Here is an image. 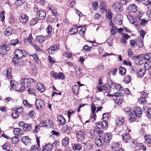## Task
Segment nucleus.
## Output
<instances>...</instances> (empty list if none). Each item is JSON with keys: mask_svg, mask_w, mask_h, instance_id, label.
<instances>
[{"mask_svg": "<svg viewBox=\"0 0 151 151\" xmlns=\"http://www.w3.org/2000/svg\"><path fill=\"white\" fill-rule=\"evenodd\" d=\"M92 6L94 10H96L98 8V4L97 2L94 1L92 4Z\"/></svg>", "mask_w": 151, "mask_h": 151, "instance_id": "obj_62", "label": "nucleus"}, {"mask_svg": "<svg viewBox=\"0 0 151 151\" xmlns=\"http://www.w3.org/2000/svg\"><path fill=\"white\" fill-rule=\"evenodd\" d=\"M114 83L112 82V81L110 79H109L107 81V85L109 87H111L113 86Z\"/></svg>", "mask_w": 151, "mask_h": 151, "instance_id": "obj_46", "label": "nucleus"}, {"mask_svg": "<svg viewBox=\"0 0 151 151\" xmlns=\"http://www.w3.org/2000/svg\"><path fill=\"white\" fill-rule=\"evenodd\" d=\"M79 89V87L78 85H75L73 86L72 88L73 91L74 93L77 94Z\"/></svg>", "mask_w": 151, "mask_h": 151, "instance_id": "obj_42", "label": "nucleus"}, {"mask_svg": "<svg viewBox=\"0 0 151 151\" xmlns=\"http://www.w3.org/2000/svg\"><path fill=\"white\" fill-rule=\"evenodd\" d=\"M145 97H141L139 99V103L140 104H146V99Z\"/></svg>", "mask_w": 151, "mask_h": 151, "instance_id": "obj_43", "label": "nucleus"}, {"mask_svg": "<svg viewBox=\"0 0 151 151\" xmlns=\"http://www.w3.org/2000/svg\"><path fill=\"white\" fill-rule=\"evenodd\" d=\"M78 31L77 28H72L69 31V33L70 35H73L75 33H77Z\"/></svg>", "mask_w": 151, "mask_h": 151, "instance_id": "obj_55", "label": "nucleus"}, {"mask_svg": "<svg viewBox=\"0 0 151 151\" xmlns=\"http://www.w3.org/2000/svg\"><path fill=\"white\" fill-rule=\"evenodd\" d=\"M12 69L11 68H8L6 71V77L8 79L11 78L12 77Z\"/></svg>", "mask_w": 151, "mask_h": 151, "instance_id": "obj_33", "label": "nucleus"}, {"mask_svg": "<svg viewBox=\"0 0 151 151\" xmlns=\"http://www.w3.org/2000/svg\"><path fill=\"white\" fill-rule=\"evenodd\" d=\"M145 69L146 70H148L151 69V63L148 64L147 63H145L144 65Z\"/></svg>", "mask_w": 151, "mask_h": 151, "instance_id": "obj_56", "label": "nucleus"}, {"mask_svg": "<svg viewBox=\"0 0 151 151\" xmlns=\"http://www.w3.org/2000/svg\"><path fill=\"white\" fill-rule=\"evenodd\" d=\"M29 93L32 95H35L36 93L35 91L32 88H30L28 90Z\"/></svg>", "mask_w": 151, "mask_h": 151, "instance_id": "obj_54", "label": "nucleus"}, {"mask_svg": "<svg viewBox=\"0 0 151 151\" xmlns=\"http://www.w3.org/2000/svg\"><path fill=\"white\" fill-rule=\"evenodd\" d=\"M119 16L120 17H119V18L117 19L115 22L117 24L121 25L122 23V17H121V15H120Z\"/></svg>", "mask_w": 151, "mask_h": 151, "instance_id": "obj_44", "label": "nucleus"}, {"mask_svg": "<svg viewBox=\"0 0 151 151\" xmlns=\"http://www.w3.org/2000/svg\"><path fill=\"white\" fill-rule=\"evenodd\" d=\"M113 86L118 91H119L120 92L122 91L123 90V88L120 84L114 83Z\"/></svg>", "mask_w": 151, "mask_h": 151, "instance_id": "obj_27", "label": "nucleus"}, {"mask_svg": "<svg viewBox=\"0 0 151 151\" xmlns=\"http://www.w3.org/2000/svg\"><path fill=\"white\" fill-rule=\"evenodd\" d=\"M36 88L41 92H43L45 90V87L40 83H38L36 86Z\"/></svg>", "mask_w": 151, "mask_h": 151, "instance_id": "obj_20", "label": "nucleus"}, {"mask_svg": "<svg viewBox=\"0 0 151 151\" xmlns=\"http://www.w3.org/2000/svg\"><path fill=\"white\" fill-rule=\"evenodd\" d=\"M138 8L137 6L134 4H129L128 7V9L129 11L131 12L135 13L137 11Z\"/></svg>", "mask_w": 151, "mask_h": 151, "instance_id": "obj_10", "label": "nucleus"}, {"mask_svg": "<svg viewBox=\"0 0 151 151\" xmlns=\"http://www.w3.org/2000/svg\"><path fill=\"white\" fill-rule=\"evenodd\" d=\"M142 55V58L145 60H149L151 58V53H148L145 55Z\"/></svg>", "mask_w": 151, "mask_h": 151, "instance_id": "obj_34", "label": "nucleus"}, {"mask_svg": "<svg viewBox=\"0 0 151 151\" xmlns=\"http://www.w3.org/2000/svg\"><path fill=\"white\" fill-rule=\"evenodd\" d=\"M35 104L36 107L37 109L41 110L44 108L45 104L43 100L41 99H37Z\"/></svg>", "mask_w": 151, "mask_h": 151, "instance_id": "obj_5", "label": "nucleus"}, {"mask_svg": "<svg viewBox=\"0 0 151 151\" xmlns=\"http://www.w3.org/2000/svg\"><path fill=\"white\" fill-rule=\"evenodd\" d=\"M22 142L25 145L31 142V140L28 136H24L22 139Z\"/></svg>", "mask_w": 151, "mask_h": 151, "instance_id": "obj_25", "label": "nucleus"}, {"mask_svg": "<svg viewBox=\"0 0 151 151\" xmlns=\"http://www.w3.org/2000/svg\"><path fill=\"white\" fill-rule=\"evenodd\" d=\"M37 15L38 17L37 18L38 20H43L46 17V13L43 10H39L37 12Z\"/></svg>", "mask_w": 151, "mask_h": 151, "instance_id": "obj_7", "label": "nucleus"}, {"mask_svg": "<svg viewBox=\"0 0 151 151\" xmlns=\"http://www.w3.org/2000/svg\"><path fill=\"white\" fill-rule=\"evenodd\" d=\"M119 73L122 75H124L126 72V68L124 67H121L119 68Z\"/></svg>", "mask_w": 151, "mask_h": 151, "instance_id": "obj_39", "label": "nucleus"}, {"mask_svg": "<svg viewBox=\"0 0 151 151\" xmlns=\"http://www.w3.org/2000/svg\"><path fill=\"white\" fill-rule=\"evenodd\" d=\"M76 137L80 140H83L84 138L85 134L83 132L78 131L76 132Z\"/></svg>", "mask_w": 151, "mask_h": 151, "instance_id": "obj_13", "label": "nucleus"}, {"mask_svg": "<svg viewBox=\"0 0 151 151\" xmlns=\"http://www.w3.org/2000/svg\"><path fill=\"white\" fill-rule=\"evenodd\" d=\"M122 4L120 2L119 3L116 2L112 4V7L115 12H122L123 10Z\"/></svg>", "mask_w": 151, "mask_h": 151, "instance_id": "obj_3", "label": "nucleus"}, {"mask_svg": "<svg viewBox=\"0 0 151 151\" xmlns=\"http://www.w3.org/2000/svg\"><path fill=\"white\" fill-rule=\"evenodd\" d=\"M105 5L103 1H101L100 3V4L99 6V8L100 9L102 10H104L105 9Z\"/></svg>", "mask_w": 151, "mask_h": 151, "instance_id": "obj_51", "label": "nucleus"}, {"mask_svg": "<svg viewBox=\"0 0 151 151\" xmlns=\"http://www.w3.org/2000/svg\"><path fill=\"white\" fill-rule=\"evenodd\" d=\"M141 14H138L137 16H136L135 17V19L136 20V21L137 22H138L139 23L140 22V21L141 20Z\"/></svg>", "mask_w": 151, "mask_h": 151, "instance_id": "obj_59", "label": "nucleus"}, {"mask_svg": "<svg viewBox=\"0 0 151 151\" xmlns=\"http://www.w3.org/2000/svg\"><path fill=\"white\" fill-rule=\"evenodd\" d=\"M53 144L49 143L46 145L44 146L42 150V151H50L52 150Z\"/></svg>", "mask_w": 151, "mask_h": 151, "instance_id": "obj_11", "label": "nucleus"}, {"mask_svg": "<svg viewBox=\"0 0 151 151\" xmlns=\"http://www.w3.org/2000/svg\"><path fill=\"white\" fill-rule=\"evenodd\" d=\"M48 9L52 12L54 16H55V18L56 16L58 14L57 10L52 6L51 5H49Z\"/></svg>", "mask_w": 151, "mask_h": 151, "instance_id": "obj_24", "label": "nucleus"}, {"mask_svg": "<svg viewBox=\"0 0 151 151\" xmlns=\"http://www.w3.org/2000/svg\"><path fill=\"white\" fill-rule=\"evenodd\" d=\"M40 127H40V125H36L35 127V129L33 130L34 132L35 133H37L40 130Z\"/></svg>", "mask_w": 151, "mask_h": 151, "instance_id": "obj_53", "label": "nucleus"}, {"mask_svg": "<svg viewBox=\"0 0 151 151\" xmlns=\"http://www.w3.org/2000/svg\"><path fill=\"white\" fill-rule=\"evenodd\" d=\"M45 37L42 35L37 36L36 38V40L37 42L40 43H42L45 40Z\"/></svg>", "mask_w": 151, "mask_h": 151, "instance_id": "obj_29", "label": "nucleus"}, {"mask_svg": "<svg viewBox=\"0 0 151 151\" xmlns=\"http://www.w3.org/2000/svg\"><path fill=\"white\" fill-rule=\"evenodd\" d=\"M20 21L23 23H25L28 19V17L26 14L23 13L21 14Z\"/></svg>", "mask_w": 151, "mask_h": 151, "instance_id": "obj_21", "label": "nucleus"}, {"mask_svg": "<svg viewBox=\"0 0 151 151\" xmlns=\"http://www.w3.org/2000/svg\"><path fill=\"white\" fill-rule=\"evenodd\" d=\"M143 1L145 5L151 8V0H144Z\"/></svg>", "mask_w": 151, "mask_h": 151, "instance_id": "obj_50", "label": "nucleus"}, {"mask_svg": "<svg viewBox=\"0 0 151 151\" xmlns=\"http://www.w3.org/2000/svg\"><path fill=\"white\" fill-rule=\"evenodd\" d=\"M32 45L34 47V48L37 51H40L41 50L39 48L38 46L36 44L34 43H32Z\"/></svg>", "mask_w": 151, "mask_h": 151, "instance_id": "obj_63", "label": "nucleus"}, {"mask_svg": "<svg viewBox=\"0 0 151 151\" xmlns=\"http://www.w3.org/2000/svg\"><path fill=\"white\" fill-rule=\"evenodd\" d=\"M82 148V146L78 144L75 145L73 147V150L75 151L77 150L78 151H80Z\"/></svg>", "mask_w": 151, "mask_h": 151, "instance_id": "obj_36", "label": "nucleus"}, {"mask_svg": "<svg viewBox=\"0 0 151 151\" xmlns=\"http://www.w3.org/2000/svg\"><path fill=\"white\" fill-rule=\"evenodd\" d=\"M134 112H131L129 114V120L131 122H133L135 121V116H136L135 114H134Z\"/></svg>", "mask_w": 151, "mask_h": 151, "instance_id": "obj_30", "label": "nucleus"}, {"mask_svg": "<svg viewBox=\"0 0 151 151\" xmlns=\"http://www.w3.org/2000/svg\"><path fill=\"white\" fill-rule=\"evenodd\" d=\"M146 142L147 143L151 144V136L150 135L145 136Z\"/></svg>", "mask_w": 151, "mask_h": 151, "instance_id": "obj_38", "label": "nucleus"}, {"mask_svg": "<svg viewBox=\"0 0 151 151\" xmlns=\"http://www.w3.org/2000/svg\"><path fill=\"white\" fill-rule=\"evenodd\" d=\"M130 81L131 78L128 75H126L124 78L123 81L125 83H128Z\"/></svg>", "mask_w": 151, "mask_h": 151, "instance_id": "obj_37", "label": "nucleus"}, {"mask_svg": "<svg viewBox=\"0 0 151 151\" xmlns=\"http://www.w3.org/2000/svg\"><path fill=\"white\" fill-rule=\"evenodd\" d=\"M38 20V19H37V18L32 19L30 22V25H34L37 23V22Z\"/></svg>", "mask_w": 151, "mask_h": 151, "instance_id": "obj_49", "label": "nucleus"}, {"mask_svg": "<svg viewBox=\"0 0 151 151\" xmlns=\"http://www.w3.org/2000/svg\"><path fill=\"white\" fill-rule=\"evenodd\" d=\"M12 29L10 27L7 28L5 30L4 33L6 36H9L10 35L12 32Z\"/></svg>", "mask_w": 151, "mask_h": 151, "instance_id": "obj_26", "label": "nucleus"}, {"mask_svg": "<svg viewBox=\"0 0 151 151\" xmlns=\"http://www.w3.org/2000/svg\"><path fill=\"white\" fill-rule=\"evenodd\" d=\"M111 148L114 151H117L121 147L119 143L114 142L112 144Z\"/></svg>", "mask_w": 151, "mask_h": 151, "instance_id": "obj_18", "label": "nucleus"}, {"mask_svg": "<svg viewBox=\"0 0 151 151\" xmlns=\"http://www.w3.org/2000/svg\"><path fill=\"white\" fill-rule=\"evenodd\" d=\"M11 44L13 46H14L16 45L19 43L20 44V43H19V42L18 40L17 39H15V40H12L11 41Z\"/></svg>", "mask_w": 151, "mask_h": 151, "instance_id": "obj_45", "label": "nucleus"}, {"mask_svg": "<svg viewBox=\"0 0 151 151\" xmlns=\"http://www.w3.org/2000/svg\"><path fill=\"white\" fill-rule=\"evenodd\" d=\"M30 151H39V149L35 145H34L31 147Z\"/></svg>", "mask_w": 151, "mask_h": 151, "instance_id": "obj_64", "label": "nucleus"}, {"mask_svg": "<svg viewBox=\"0 0 151 151\" xmlns=\"http://www.w3.org/2000/svg\"><path fill=\"white\" fill-rule=\"evenodd\" d=\"M13 132L15 135H19L23 133V130L18 128H15L14 129Z\"/></svg>", "mask_w": 151, "mask_h": 151, "instance_id": "obj_19", "label": "nucleus"}, {"mask_svg": "<svg viewBox=\"0 0 151 151\" xmlns=\"http://www.w3.org/2000/svg\"><path fill=\"white\" fill-rule=\"evenodd\" d=\"M10 45L6 42V43L1 45L0 46V54L2 55H6L7 51L10 50Z\"/></svg>", "mask_w": 151, "mask_h": 151, "instance_id": "obj_1", "label": "nucleus"}, {"mask_svg": "<svg viewBox=\"0 0 151 151\" xmlns=\"http://www.w3.org/2000/svg\"><path fill=\"white\" fill-rule=\"evenodd\" d=\"M136 45L139 47H142L143 46V43L142 41L139 40L137 41Z\"/></svg>", "mask_w": 151, "mask_h": 151, "instance_id": "obj_57", "label": "nucleus"}, {"mask_svg": "<svg viewBox=\"0 0 151 151\" xmlns=\"http://www.w3.org/2000/svg\"><path fill=\"white\" fill-rule=\"evenodd\" d=\"M48 123V120L46 121H42L40 122V124L41 125L40 127H43L46 126L47 123Z\"/></svg>", "mask_w": 151, "mask_h": 151, "instance_id": "obj_48", "label": "nucleus"}, {"mask_svg": "<svg viewBox=\"0 0 151 151\" xmlns=\"http://www.w3.org/2000/svg\"><path fill=\"white\" fill-rule=\"evenodd\" d=\"M111 134L110 133L105 134L104 135V141L106 143H109L111 138Z\"/></svg>", "mask_w": 151, "mask_h": 151, "instance_id": "obj_17", "label": "nucleus"}, {"mask_svg": "<svg viewBox=\"0 0 151 151\" xmlns=\"http://www.w3.org/2000/svg\"><path fill=\"white\" fill-rule=\"evenodd\" d=\"M20 83L22 86L21 89L24 90L26 87H28L30 86V83L29 80L27 78H23L20 80Z\"/></svg>", "mask_w": 151, "mask_h": 151, "instance_id": "obj_4", "label": "nucleus"}, {"mask_svg": "<svg viewBox=\"0 0 151 151\" xmlns=\"http://www.w3.org/2000/svg\"><path fill=\"white\" fill-rule=\"evenodd\" d=\"M58 120L60 124L64 125L65 123V119L62 115H59L57 117Z\"/></svg>", "mask_w": 151, "mask_h": 151, "instance_id": "obj_23", "label": "nucleus"}, {"mask_svg": "<svg viewBox=\"0 0 151 151\" xmlns=\"http://www.w3.org/2000/svg\"><path fill=\"white\" fill-rule=\"evenodd\" d=\"M134 113L136 116L140 117L142 115V111L141 108L138 106H136L134 108Z\"/></svg>", "mask_w": 151, "mask_h": 151, "instance_id": "obj_9", "label": "nucleus"}, {"mask_svg": "<svg viewBox=\"0 0 151 151\" xmlns=\"http://www.w3.org/2000/svg\"><path fill=\"white\" fill-rule=\"evenodd\" d=\"M10 84L11 87L10 88L11 90H12V88L14 89H16L18 85L17 82L11 80L10 82Z\"/></svg>", "mask_w": 151, "mask_h": 151, "instance_id": "obj_31", "label": "nucleus"}, {"mask_svg": "<svg viewBox=\"0 0 151 151\" xmlns=\"http://www.w3.org/2000/svg\"><path fill=\"white\" fill-rule=\"evenodd\" d=\"M130 38V37L127 34L124 33L122 35V36L121 38L120 41L123 43L126 44L127 41L126 40H127Z\"/></svg>", "mask_w": 151, "mask_h": 151, "instance_id": "obj_16", "label": "nucleus"}, {"mask_svg": "<svg viewBox=\"0 0 151 151\" xmlns=\"http://www.w3.org/2000/svg\"><path fill=\"white\" fill-rule=\"evenodd\" d=\"M124 118L122 116L119 117L118 118H117L115 120V122L116 124L119 126L122 125L124 122Z\"/></svg>", "mask_w": 151, "mask_h": 151, "instance_id": "obj_15", "label": "nucleus"}, {"mask_svg": "<svg viewBox=\"0 0 151 151\" xmlns=\"http://www.w3.org/2000/svg\"><path fill=\"white\" fill-rule=\"evenodd\" d=\"M148 22V20L145 19H142L140 22H139V24H141L142 25H145Z\"/></svg>", "mask_w": 151, "mask_h": 151, "instance_id": "obj_60", "label": "nucleus"}, {"mask_svg": "<svg viewBox=\"0 0 151 151\" xmlns=\"http://www.w3.org/2000/svg\"><path fill=\"white\" fill-rule=\"evenodd\" d=\"M46 30L47 31L48 35H50L51 34L52 30L51 26L49 25L46 28Z\"/></svg>", "mask_w": 151, "mask_h": 151, "instance_id": "obj_58", "label": "nucleus"}, {"mask_svg": "<svg viewBox=\"0 0 151 151\" xmlns=\"http://www.w3.org/2000/svg\"><path fill=\"white\" fill-rule=\"evenodd\" d=\"M25 0H16L15 3L17 5L21 6L25 2Z\"/></svg>", "mask_w": 151, "mask_h": 151, "instance_id": "obj_47", "label": "nucleus"}, {"mask_svg": "<svg viewBox=\"0 0 151 151\" xmlns=\"http://www.w3.org/2000/svg\"><path fill=\"white\" fill-rule=\"evenodd\" d=\"M32 124H29L26 123L24 125L23 129L24 131H28L32 130Z\"/></svg>", "mask_w": 151, "mask_h": 151, "instance_id": "obj_22", "label": "nucleus"}, {"mask_svg": "<svg viewBox=\"0 0 151 151\" xmlns=\"http://www.w3.org/2000/svg\"><path fill=\"white\" fill-rule=\"evenodd\" d=\"M100 123L101 124V126L103 128H106V127H107L108 125L107 122L105 120H103L102 122H100Z\"/></svg>", "mask_w": 151, "mask_h": 151, "instance_id": "obj_52", "label": "nucleus"}, {"mask_svg": "<svg viewBox=\"0 0 151 151\" xmlns=\"http://www.w3.org/2000/svg\"><path fill=\"white\" fill-rule=\"evenodd\" d=\"M19 139V137H14L11 139V141L13 143L16 144L18 142Z\"/></svg>", "mask_w": 151, "mask_h": 151, "instance_id": "obj_41", "label": "nucleus"}, {"mask_svg": "<svg viewBox=\"0 0 151 151\" xmlns=\"http://www.w3.org/2000/svg\"><path fill=\"white\" fill-rule=\"evenodd\" d=\"M5 13L4 11H2L0 13V17L2 21H4L5 19Z\"/></svg>", "mask_w": 151, "mask_h": 151, "instance_id": "obj_61", "label": "nucleus"}, {"mask_svg": "<svg viewBox=\"0 0 151 151\" xmlns=\"http://www.w3.org/2000/svg\"><path fill=\"white\" fill-rule=\"evenodd\" d=\"M95 142L96 145L99 146H101L103 144L100 138L99 137H96L95 138Z\"/></svg>", "mask_w": 151, "mask_h": 151, "instance_id": "obj_35", "label": "nucleus"}, {"mask_svg": "<svg viewBox=\"0 0 151 151\" xmlns=\"http://www.w3.org/2000/svg\"><path fill=\"white\" fill-rule=\"evenodd\" d=\"M131 145L134 147H135L137 150L143 149L144 150H145L146 149V147H144L143 144L138 143L135 141H133L131 143Z\"/></svg>", "mask_w": 151, "mask_h": 151, "instance_id": "obj_6", "label": "nucleus"}, {"mask_svg": "<svg viewBox=\"0 0 151 151\" xmlns=\"http://www.w3.org/2000/svg\"><path fill=\"white\" fill-rule=\"evenodd\" d=\"M145 69L141 68L137 73V74L139 77H142L145 75Z\"/></svg>", "mask_w": 151, "mask_h": 151, "instance_id": "obj_32", "label": "nucleus"}, {"mask_svg": "<svg viewBox=\"0 0 151 151\" xmlns=\"http://www.w3.org/2000/svg\"><path fill=\"white\" fill-rule=\"evenodd\" d=\"M14 53L17 58L19 59L23 58L27 55V52L24 50H16Z\"/></svg>", "mask_w": 151, "mask_h": 151, "instance_id": "obj_2", "label": "nucleus"}, {"mask_svg": "<svg viewBox=\"0 0 151 151\" xmlns=\"http://www.w3.org/2000/svg\"><path fill=\"white\" fill-rule=\"evenodd\" d=\"M62 143L63 146H67L69 144V139L68 137H65L62 140Z\"/></svg>", "mask_w": 151, "mask_h": 151, "instance_id": "obj_28", "label": "nucleus"}, {"mask_svg": "<svg viewBox=\"0 0 151 151\" xmlns=\"http://www.w3.org/2000/svg\"><path fill=\"white\" fill-rule=\"evenodd\" d=\"M58 48L57 46L52 45L48 49V52L50 54H52L58 51Z\"/></svg>", "mask_w": 151, "mask_h": 151, "instance_id": "obj_12", "label": "nucleus"}, {"mask_svg": "<svg viewBox=\"0 0 151 151\" xmlns=\"http://www.w3.org/2000/svg\"><path fill=\"white\" fill-rule=\"evenodd\" d=\"M122 138L123 140L126 143L129 142L130 141L131 137L129 134H128L127 133H124L122 135Z\"/></svg>", "mask_w": 151, "mask_h": 151, "instance_id": "obj_14", "label": "nucleus"}, {"mask_svg": "<svg viewBox=\"0 0 151 151\" xmlns=\"http://www.w3.org/2000/svg\"><path fill=\"white\" fill-rule=\"evenodd\" d=\"M142 55H139L136 56L134 59V62L137 65H141L143 63Z\"/></svg>", "mask_w": 151, "mask_h": 151, "instance_id": "obj_8", "label": "nucleus"}, {"mask_svg": "<svg viewBox=\"0 0 151 151\" xmlns=\"http://www.w3.org/2000/svg\"><path fill=\"white\" fill-rule=\"evenodd\" d=\"M117 29L113 25L111 28V34L112 35H114L117 33Z\"/></svg>", "mask_w": 151, "mask_h": 151, "instance_id": "obj_40", "label": "nucleus"}]
</instances>
